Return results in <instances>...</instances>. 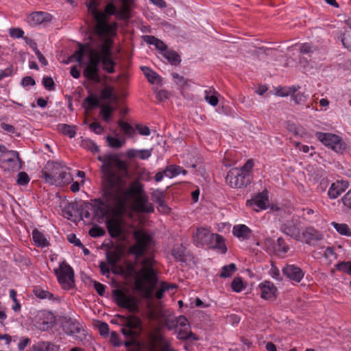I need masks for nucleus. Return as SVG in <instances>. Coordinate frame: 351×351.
I'll list each match as a JSON object with an SVG mask.
<instances>
[{"label": "nucleus", "mask_w": 351, "mask_h": 351, "mask_svg": "<svg viewBox=\"0 0 351 351\" xmlns=\"http://www.w3.org/2000/svg\"><path fill=\"white\" fill-rule=\"evenodd\" d=\"M267 193L268 192L266 190L258 193L251 199L247 200L246 206L252 208L255 211L265 210L267 208V204L269 203Z\"/></svg>", "instance_id": "obj_12"}, {"label": "nucleus", "mask_w": 351, "mask_h": 351, "mask_svg": "<svg viewBox=\"0 0 351 351\" xmlns=\"http://www.w3.org/2000/svg\"><path fill=\"white\" fill-rule=\"evenodd\" d=\"M89 128L90 130L97 134L103 133L104 129L99 122L95 121L90 124Z\"/></svg>", "instance_id": "obj_56"}, {"label": "nucleus", "mask_w": 351, "mask_h": 351, "mask_svg": "<svg viewBox=\"0 0 351 351\" xmlns=\"http://www.w3.org/2000/svg\"><path fill=\"white\" fill-rule=\"evenodd\" d=\"M281 231L296 241L301 240L300 222L298 219L287 221L280 227Z\"/></svg>", "instance_id": "obj_11"}, {"label": "nucleus", "mask_w": 351, "mask_h": 351, "mask_svg": "<svg viewBox=\"0 0 351 351\" xmlns=\"http://www.w3.org/2000/svg\"><path fill=\"white\" fill-rule=\"evenodd\" d=\"M152 340L160 348L162 344H165L167 341L160 333H156L153 335Z\"/></svg>", "instance_id": "obj_59"}, {"label": "nucleus", "mask_w": 351, "mask_h": 351, "mask_svg": "<svg viewBox=\"0 0 351 351\" xmlns=\"http://www.w3.org/2000/svg\"><path fill=\"white\" fill-rule=\"evenodd\" d=\"M341 42L345 47L351 51V31H345Z\"/></svg>", "instance_id": "obj_49"}, {"label": "nucleus", "mask_w": 351, "mask_h": 351, "mask_svg": "<svg viewBox=\"0 0 351 351\" xmlns=\"http://www.w3.org/2000/svg\"><path fill=\"white\" fill-rule=\"evenodd\" d=\"M232 289L237 293L241 292L244 288L243 282L240 277H236L231 283Z\"/></svg>", "instance_id": "obj_43"}, {"label": "nucleus", "mask_w": 351, "mask_h": 351, "mask_svg": "<svg viewBox=\"0 0 351 351\" xmlns=\"http://www.w3.org/2000/svg\"><path fill=\"white\" fill-rule=\"evenodd\" d=\"M291 99L295 104H301L306 101V96L304 93H298L291 95Z\"/></svg>", "instance_id": "obj_55"}, {"label": "nucleus", "mask_w": 351, "mask_h": 351, "mask_svg": "<svg viewBox=\"0 0 351 351\" xmlns=\"http://www.w3.org/2000/svg\"><path fill=\"white\" fill-rule=\"evenodd\" d=\"M141 70L151 84L158 83L160 81V77L155 71L147 66H142Z\"/></svg>", "instance_id": "obj_31"}, {"label": "nucleus", "mask_w": 351, "mask_h": 351, "mask_svg": "<svg viewBox=\"0 0 351 351\" xmlns=\"http://www.w3.org/2000/svg\"><path fill=\"white\" fill-rule=\"evenodd\" d=\"M54 324V318L51 315L50 320L38 322L36 323V327L40 330L45 331L53 328Z\"/></svg>", "instance_id": "obj_39"}, {"label": "nucleus", "mask_w": 351, "mask_h": 351, "mask_svg": "<svg viewBox=\"0 0 351 351\" xmlns=\"http://www.w3.org/2000/svg\"><path fill=\"white\" fill-rule=\"evenodd\" d=\"M100 108V114L102 117V119L106 122H109L114 111V108L109 104L102 105Z\"/></svg>", "instance_id": "obj_32"}, {"label": "nucleus", "mask_w": 351, "mask_h": 351, "mask_svg": "<svg viewBox=\"0 0 351 351\" xmlns=\"http://www.w3.org/2000/svg\"><path fill=\"white\" fill-rule=\"evenodd\" d=\"M119 1L121 3V7L119 10H117L112 3H109L106 5L104 12L94 11L95 20L97 22L95 29L98 35L106 36L112 33V27L108 23L110 16L115 15L119 20H127L130 18V12L134 0Z\"/></svg>", "instance_id": "obj_3"}, {"label": "nucleus", "mask_w": 351, "mask_h": 351, "mask_svg": "<svg viewBox=\"0 0 351 351\" xmlns=\"http://www.w3.org/2000/svg\"><path fill=\"white\" fill-rule=\"evenodd\" d=\"M64 169V166L58 162H48L45 169L42 171V178L50 184L53 185L54 180L59 176V173Z\"/></svg>", "instance_id": "obj_10"}, {"label": "nucleus", "mask_w": 351, "mask_h": 351, "mask_svg": "<svg viewBox=\"0 0 351 351\" xmlns=\"http://www.w3.org/2000/svg\"><path fill=\"white\" fill-rule=\"evenodd\" d=\"M142 267L136 274L134 281L135 289L142 293L145 298L149 299L158 283L157 271L154 268L155 261L151 256L144 258L141 262Z\"/></svg>", "instance_id": "obj_4"}, {"label": "nucleus", "mask_w": 351, "mask_h": 351, "mask_svg": "<svg viewBox=\"0 0 351 351\" xmlns=\"http://www.w3.org/2000/svg\"><path fill=\"white\" fill-rule=\"evenodd\" d=\"M106 141L109 147L114 149L121 148L125 143L124 141H121L120 139L111 136H107Z\"/></svg>", "instance_id": "obj_40"}, {"label": "nucleus", "mask_w": 351, "mask_h": 351, "mask_svg": "<svg viewBox=\"0 0 351 351\" xmlns=\"http://www.w3.org/2000/svg\"><path fill=\"white\" fill-rule=\"evenodd\" d=\"M99 105V101L96 96L90 95L84 99V108L86 110H91L94 107Z\"/></svg>", "instance_id": "obj_37"}, {"label": "nucleus", "mask_w": 351, "mask_h": 351, "mask_svg": "<svg viewBox=\"0 0 351 351\" xmlns=\"http://www.w3.org/2000/svg\"><path fill=\"white\" fill-rule=\"evenodd\" d=\"M165 193L159 189H156L152 193V199L156 204L163 201L165 198Z\"/></svg>", "instance_id": "obj_47"}, {"label": "nucleus", "mask_w": 351, "mask_h": 351, "mask_svg": "<svg viewBox=\"0 0 351 351\" xmlns=\"http://www.w3.org/2000/svg\"><path fill=\"white\" fill-rule=\"evenodd\" d=\"M165 172H166V176L169 178H173L181 173L183 175L186 174V171L185 169L180 166L175 165L167 166L165 169Z\"/></svg>", "instance_id": "obj_27"}, {"label": "nucleus", "mask_w": 351, "mask_h": 351, "mask_svg": "<svg viewBox=\"0 0 351 351\" xmlns=\"http://www.w3.org/2000/svg\"><path fill=\"white\" fill-rule=\"evenodd\" d=\"M34 295L40 299H52L53 295L48 291L43 290L40 288H36L34 289Z\"/></svg>", "instance_id": "obj_44"}, {"label": "nucleus", "mask_w": 351, "mask_h": 351, "mask_svg": "<svg viewBox=\"0 0 351 351\" xmlns=\"http://www.w3.org/2000/svg\"><path fill=\"white\" fill-rule=\"evenodd\" d=\"M210 244L213 245L214 247L219 249L222 254H225L227 252L224 239L218 234H213L212 242Z\"/></svg>", "instance_id": "obj_26"}, {"label": "nucleus", "mask_w": 351, "mask_h": 351, "mask_svg": "<svg viewBox=\"0 0 351 351\" xmlns=\"http://www.w3.org/2000/svg\"><path fill=\"white\" fill-rule=\"evenodd\" d=\"M29 178L26 172L22 171L19 173L16 181L19 185H27L29 183Z\"/></svg>", "instance_id": "obj_50"}, {"label": "nucleus", "mask_w": 351, "mask_h": 351, "mask_svg": "<svg viewBox=\"0 0 351 351\" xmlns=\"http://www.w3.org/2000/svg\"><path fill=\"white\" fill-rule=\"evenodd\" d=\"M113 97V88L111 86H106L101 91V98L106 100Z\"/></svg>", "instance_id": "obj_51"}, {"label": "nucleus", "mask_w": 351, "mask_h": 351, "mask_svg": "<svg viewBox=\"0 0 351 351\" xmlns=\"http://www.w3.org/2000/svg\"><path fill=\"white\" fill-rule=\"evenodd\" d=\"M348 182L337 180L330 185L328 191V197L332 199H337L348 188Z\"/></svg>", "instance_id": "obj_17"}, {"label": "nucleus", "mask_w": 351, "mask_h": 351, "mask_svg": "<svg viewBox=\"0 0 351 351\" xmlns=\"http://www.w3.org/2000/svg\"><path fill=\"white\" fill-rule=\"evenodd\" d=\"M113 296L119 306L127 309L130 313L138 311V302L134 296L128 295L120 289L114 290Z\"/></svg>", "instance_id": "obj_9"}, {"label": "nucleus", "mask_w": 351, "mask_h": 351, "mask_svg": "<svg viewBox=\"0 0 351 351\" xmlns=\"http://www.w3.org/2000/svg\"><path fill=\"white\" fill-rule=\"evenodd\" d=\"M106 258L109 264L114 265L121 259V251L119 249L106 253Z\"/></svg>", "instance_id": "obj_36"}, {"label": "nucleus", "mask_w": 351, "mask_h": 351, "mask_svg": "<svg viewBox=\"0 0 351 351\" xmlns=\"http://www.w3.org/2000/svg\"><path fill=\"white\" fill-rule=\"evenodd\" d=\"M261 290V297L265 300H275L276 298L277 288L274 283L264 281L259 285Z\"/></svg>", "instance_id": "obj_19"}, {"label": "nucleus", "mask_w": 351, "mask_h": 351, "mask_svg": "<svg viewBox=\"0 0 351 351\" xmlns=\"http://www.w3.org/2000/svg\"><path fill=\"white\" fill-rule=\"evenodd\" d=\"M226 182L232 188H243L250 183L251 176L247 172L239 170L238 168H233L228 172Z\"/></svg>", "instance_id": "obj_7"}, {"label": "nucleus", "mask_w": 351, "mask_h": 351, "mask_svg": "<svg viewBox=\"0 0 351 351\" xmlns=\"http://www.w3.org/2000/svg\"><path fill=\"white\" fill-rule=\"evenodd\" d=\"M100 54L102 58L111 56V46L110 43H106L101 45Z\"/></svg>", "instance_id": "obj_52"}, {"label": "nucleus", "mask_w": 351, "mask_h": 351, "mask_svg": "<svg viewBox=\"0 0 351 351\" xmlns=\"http://www.w3.org/2000/svg\"><path fill=\"white\" fill-rule=\"evenodd\" d=\"M236 265L234 263H231L228 265L223 266L222 267V271L221 272L219 276L221 278L230 277L236 271Z\"/></svg>", "instance_id": "obj_41"}, {"label": "nucleus", "mask_w": 351, "mask_h": 351, "mask_svg": "<svg viewBox=\"0 0 351 351\" xmlns=\"http://www.w3.org/2000/svg\"><path fill=\"white\" fill-rule=\"evenodd\" d=\"M65 327L66 328V332L70 335L80 333L81 330V326L80 323L73 321L71 319L66 322Z\"/></svg>", "instance_id": "obj_33"}, {"label": "nucleus", "mask_w": 351, "mask_h": 351, "mask_svg": "<svg viewBox=\"0 0 351 351\" xmlns=\"http://www.w3.org/2000/svg\"><path fill=\"white\" fill-rule=\"evenodd\" d=\"M133 208L138 213H150L154 211V206L149 202V198L145 194L136 197Z\"/></svg>", "instance_id": "obj_15"}, {"label": "nucleus", "mask_w": 351, "mask_h": 351, "mask_svg": "<svg viewBox=\"0 0 351 351\" xmlns=\"http://www.w3.org/2000/svg\"><path fill=\"white\" fill-rule=\"evenodd\" d=\"M113 217L107 219L106 223L108 233L112 238H116L121 235L122 232L121 228V217H117L114 213V208L112 209Z\"/></svg>", "instance_id": "obj_13"}, {"label": "nucleus", "mask_w": 351, "mask_h": 351, "mask_svg": "<svg viewBox=\"0 0 351 351\" xmlns=\"http://www.w3.org/2000/svg\"><path fill=\"white\" fill-rule=\"evenodd\" d=\"M77 127L65 123L58 125V130L64 135L68 136L69 138H73L76 134Z\"/></svg>", "instance_id": "obj_29"}, {"label": "nucleus", "mask_w": 351, "mask_h": 351, "mask_svg": "<svg viewBox=\"0 0 351 351\" xmlns=\"http://www.w3.org/2000/svg\"><path fill=\"white\" fill-rule=\"evenodd\" d=\"M58 282L65 289L73 287L74 284V271L72 267L63 261L58 268L54 269Z\"/></svg>", "instance_id": "obj_8"}, {"label": "nucleus", "mask_w": 351, "mask_h": 351, "mask_svg": "<svg viewBox=\"0 0 351 351\" xmlns=\"http://www.w3.org/2000/svg\"><path fill=\"white\" fill-rule=\"evenodd\" d=\"M72 180V176L70 173L66 172V168L64 166V169L59 173L57 178L54 180L53 185L62 186L69 184Z\"/></svg>", "instance_id": "obj_25"}, {"label": "nucleus", "mask_w": 351, "mask_h": 351, "mask_svg": "<svg viewBox=\"0 0 351 351\" xmlns=\"http://www.w3.org/2000/svg\"><path fill=\"white\" fill-rule=\"evenodd\" d=\"M34 351H58L60 346L48 341H39L32 346Z\"/></svg>", "instance_id": "obj_24"}, {"label": "nucleus", "mask_w": 351, "mask_h": 351, "mask_svg": "<svg viewBox=\"0 0 351 351\" xmlns=\"http://www.w3.org/2000/svg\"><path fill=\"white\" fill-rule=\"evenodd\" d=\"M162 55L172 65H178L181 62L180 56L176 51L167 49Z\"/></svg>", "instance_id": "obj_28"}, {"label": "nucleus", "mask_w": 351, "mask_h": 351, "mask_svg": "<svg viewBox=\"0 0 351 351\" xmlns=\"http://www.w3.org/2000/svg\"><path fill=\"white\" fill-rule=\"evenodd\" d=\"M88 59V63L99 66V63L101 62L102 57L101 56L99 51L90 49L89 51Z\"/></svg>", "instance_id": "obj_34"}, {"label": "nucleus", "mask_w": 351, "mask_h": 351, "mask_svg": "<svg viewBox=\"0 0 351 351\" xmlns=\"http://www.w3.org/2000/svg\"><path fill=\"white\" fill-rule=\"evenodd\" d=\"M341 201L345 207L351 210V189L342 197Z\"/></svg>", "instance_id": "obj_54"}, {"label": "nucleus", "mask_w": 351, "mask_h": 351, "mask_svg": "<svg viewBox=\"0 0 351 351\" xmlns=\"http://www.w3.org/2000/svg\"><path fill=\"white\" fill-rule=\"evenodd\" d=\"M99 71V66L88 63L83 71V75L88 80L100 82Z\"/></svg>", "instance_id": "obj_22"}, {"label": "nucleus", "mask_w": 351, "mask_h": 351, "mask_svg": "<svg viewBox=\"0 0 351 351\" xmlns=\"http://www.w3.org/2000/svg\"><path fill=\"white\" fill-rule=\"evenodd\" d=\"M332 227L341 235L351 236V230L346 223H339L337 222H332Z\"/></svg>", "instance_id": "obj_35"}, {"label": "nucleus", "mask_w": 351, "mask_h": 351, "mask_svg": "<svg viewBox=\"0 0 351 351\" xmlns=\"http://www.w3.org/2000/svg\"><path fill=\"white\" fill-rule=\"evenodd\" d=\"M169 287L167 286V282H162L160 288L156 292V298L157 299H161L163 297L165 291L169 290Z\"/></svg>", "instance_id": "obj_58"}, {"label": "nucleus", "mask_w": 351, "mask_h": 351, "mask_svg": "<svg viewBox=\"0 0 351 351\" xmlns=\"http://www.w3.org/2000/svg\"><path fill=\"white\" fill-rule=\"evenodd\" d=\"M124 185L119 191L112 189L110 193L105 191L103 197L105 202L100 198L92 199L90 202H85L81 206L80 215L86 219H92L97 222H101L110 210L109 204L114 207V213L117 217L123 216L126 212L128 197L130 195L136 196L144 195L143 185L138 181L132 182L127 189V182L123 180Z\"/></svg>", "instance_id": "obj_1"}, {"label": "nucleus", "mask_w": 351, "mask_h": 351, "mask_svg": "<svg viewBox=\"0 0 351 351\" xmlns=\"http://www.w3.org/2000/svg\"><path fill=\"white\" fill-rule=\"evenodd\" d=\"M101 63L103 64V69L106 72L108 73H114V66L116 63L111 57L102 58Z\"/></svg>", "instance_id": "obj_38"}, {"label": "nucleus", "mask_w": 351, "mask_h": 351, "mask_svg": "<svg viewBox=\"0 0 351 351\" xmlns=\"http://www.w3.org/2000/svg\"><path fill=\"white\" fill-rule=\"evenodd\" d=\"M213 234L209 230L204 228L197 229L196 234L193 237L196 245H208L212 242Z\"/></svg>", "instance_id": "obj_21"}, {"label": "nucleus", "mask_w": 351, "mask_h": 351, "mask_svg": "<svg viewBox=\"0 0 351 351\" xmlns=\"http://www.w3.org/2000/svg\"><path fill=\"white\" fill-rule=\"evenodd\" d=\"M158 210L162 213L167 214L170 213L171 208L167 205L164 199L158 203Z\"/></svg>", "instance_id": "obj_60"}, {"label": "nucleus", "mask_w": 351, "mask_h": 351, "mask_svg": "<svg viewBox=\"0 0 351 351\" xmlns=\"http://www.w3.org/2000/svg\"><path fill=\"white\" fill-rule=\"evenodd\" d=\"M32 239L38 247H46L49 245V242L47 239L45 237L44 234L40 232L38 230L35 229L32 232Z\"/></svg>", "instance_id": "obj_30"}, {"label": "nucleus", "mask_w": 351, "mask_h": 351, "mask_svg": "<svg viewBox=\"0 0 351 351\" xmlns=\"http://www.w3.org/2000/svg\"><path fill=\"white\" fill-rule=\"evenodd\" d=\"M103 193H110L112 189L119 191L124 185L123 180L128 176V167L125 162L117 155H108L104 158L101 167Z\"/></svg>", "instance_id": "obj_2"}, {"label": "nucleus", "mask_w": 351, "mask_h": 351, "mask_svg": "<svg viewBox=\"0 0 351 351\" xmlns=\"http://www.w3.org/2000/svg\"><path fill=\"white\" fill-rule=\"evenodd\" d=\"M82 146L84 149L90 150L93 153H97L99 151V147L93 141L89 139L82 141Z\"/></svg>", "instance_id": "obj_42"}, {"label": "nucleus", "mask_w": 351, "mask_h": 351, "mask_svg": "<svg viewBox=\"0 0 351 351\" xmlns=\"http://www.w3.org/2000/svg\"><path fill=\"white\" fill-rule=\"evenodd\" d=\"M336 268L339 271H342L348 274H351V262H341L336 265Z\"/></svg>", "instance_id": "obj_48"}, {"label": "nucleus", "mask_w": 351, "mask_h": 351, "mask_svg": "<svg viewBox=\"0 0 351 351\" xmlns=\"http://www.w3.org/2000/svg\"><path fill=\"white\" fill-rule=\"evenodd\" d=\"M315 137L325 146L330 147L337 153L342 154L347 148V145L342 138L335 134L317 132Z\"/></svg>", "instance_id": "obj_6"}, {"label": "nucleus", "mask_w": 351, "mask_h": 351, "mask_svg": "<svg viewBox=\"0 0 351 351\" xmlns=\"http://www.w3.org/2000/svg\"><path fill=\"white\" fill-rule=\"evenodd\" d=\"M106 231L105 230L98 226H95L91 228L89 230V235L92 237H99L105 235Z\"/></svg>", "instance_id": "obj_46"}, {"label": "nucleus", "mask_w": 351, "mask_h": 351, "mask_svg": "<svg viewBox=\"0 0 351 351\" xmlns=\"http://www.w3.org/2000/svg\"><path fill=\"white\" fill-rule=\"evenodd\" d=\"M278 250L284 253H286L289 250L288 245H286L284 239L281 237L278 238L277 240Z\"/></svg>", "instance_id": "obj_63"}, {"label": "nucleus", "mask_w": 351, "mask_h": 351, "mask_svg": "<svg viewBox=\"0 0 351 351\" xmlns=\"http://www.w3.org/2000/svg\"><path fill=\"white\" fill-rule=\"evenodd\" d=\"M51 19V16L47 12H34L27 16V21L31 26H36L44 22L50 21Z\"/></svg>", "instance_id": "obj_20"}, {"label": "nucleus", "mask_w": 351, "mask_h": 351, "mask_svg": "<svg viewBox=\"0 0 351 351\" xmlns=\"http://www.w3.org/2000/svg\"><path fill=\"white\" fill-rule=\"evenodd\" d=\"M133 238L134 243L130 246L128 253L138 259L148 251L152 243L153 237L144 230L138 229L133 232Z\"/></svg>", "instance_id": "obj_5"}, {"label": "nucleus", "mask_w": 351, "mask_h": 351, "mask_svg": "<svg viewBox=\"0 0 351 351\" xmlns=\"http://www.w3.org/2000/svg\"><path fill=\"white\" fill-rule=\"evenodd\" d=\"M10 36L12 38H23L24 32L21 28H10L9 30Z\"/></svg>", "instance_id": "obj_57"}, {"label": "nucleus", "mask_w": 351, "mask_h": 351, "mask_svg": "<svg viewBox=\"0 0 351 351\" xmlns=\"http://www.w3.org/2000/svg\"><path fill=\"white\" fill-rule=\"evenodd\" d=\"M99 331L101 335L106 336L109 332V326L108 324L105 322H101L99 324Z\"/></svg>", "instance_id": "obj_62"}, {"label": "nucleus", "mask_w": 351, "mask_h": 351, "mask_svg": "<svg viewBox=\"0 0 351 351\" xmlns=\"http://www.w3.org/2000/svg\"><path fill=\"white\" fill-rule=\"evenodd\" d=\"M252 230L244 224L235 225L232 229L233 234L242 240H247L252 234Z\"/></svg>", "instance_id": "obj_23"}, {"label": "nucleus", "mask_w": 351, "mask_h": 351, "mask_svg": "<svg viewBox=\"0 0 351 351\" xmlns=\"http://www.w3.org/2000/svg\"><path fill=\"white\" fill-rule=\"evenodd\" d=\"M282 273L288 278L296 282H300L304 275L303 271L295 265H287L282 269Z\"/></svg>", "instance_id": "obj_18"}, {"label": "nucleus", "mask_w": 351, "mask_h": 351, "mask_svg": "<svg viewBox=\"0 0 351 351\" xmlns=\"http://www.w3.org/2000/svg\"><path fill=\"white\" fill-rule=\"evenodd\" d=\"M43 84L48 90H53L55 88L54 81L51 77H44L43 79Z\"/></svg>", "instance_id": "obj_53"}, {"label": "nucleus", "mask_w": 351, "mask_h": 351, "mask_svg": "<svg viewBox=\"0 0 351 351\" xmlns=\"http://www.w3.org/2000/svg\"><path fill=\"white\" fill-rule=\"evenodd\" d=\"M35 84V80L30 76H26L21 80V85L24 87L27 86H34Z\"/></svg>", "instance_id": "obj_64"}, {"label": "nucleus", "mask_w": 351, "mask_h": 351, "mask_svg": "<svg viewBox=\"0 0 351 351\" xmlns=\"http://www.w3.org/2000/svg\"><path fill=\"white\" fill-rule=\"evenodd\" d=\"M117 317L119 318V324L121 326H126L132 330H136L139 331L140 333L142 332V322L138 317L134 315H129L126 317L121 315H117Z\"/></svg>", "instance_id": "obj_16"}, {"label": "nucleus", "mask_w": 351, "mask_h": 351, "mask_svg": "<svg viewBox=\"0 0 351 351\" xmlns=\"http://www.w3.org/2000/svg\"><path fill=\"white\" fill-rule=\"evenodd\" d=\"M324 234L313 226L306 227L301 234V240L306 244L311 245L313 242L321 241Z\"/></svg>", "instance_id": "obj_14"}, {"label": "nucleus", "mask_w": 351, "mask_h": 351, "mask_svg": "<svg viewBox=\"0 0 351 351\" xmlns=\"http://www.w3.org/2000/svg\"><path fill=\"white\" fill-rule=\"evenodd\" d=\"M121 332L126 338H138L140 336V332L132 330L126 326H122Z\"/></svg>", "instance_id": "obj_45"}, {"label": "nucleus", "mask_w": 351, "mask_h": 351, "mask_svg": "<svg viewBox=\"0 0 351 351\" xmlns=\"http://www.w3.org/2000/svg\"><path fill=\"white\" fill-rule=\"evenodd\" d=\"M136 128L140 134L143 136H149L150 134V130L146 125H141L139 124L136 125Z\"/></svg>", "instance_id": "obj_61"}]
</instances>
